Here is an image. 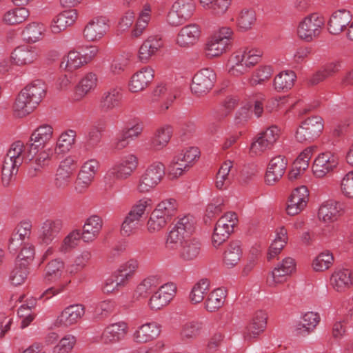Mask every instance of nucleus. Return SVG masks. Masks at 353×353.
I'll list each match as a JSON object with an SVG mask.
<instances>
[{
  "mask_svg": "<svg viewBox=\"0 0 353 353\" xmlns=\"http://www.w3.org/2000/svg\"><path fill=\"white\" fill-rule=\"evenodd\" d=\"M25 145L21 141L14 142L7 152L1 168V180L4 185H9L17 174L19 168L23 162H30Z\"/></svg>",
  "mask_w": 353,
  "mask_h": 353,
  "instance_id": "f257e3e1",
  "label": "nucleus"
},
{
  "mask_svg": "<svg viewBox=\"0 0 353 353\" xmlns=\"http://www.w3.org/2000/svg\"><path fill=\"white\" fill-rule=\"evenodd\" d=\"M233 31L230 28L223 27L208 40L205 52L208 58L221 55L230 49Z\"/></svg>",
  "mask_w": 353,
  "mask_h": 353,
  "instance_id": "f03ea898",
  "label": "nucleus"
},
{
  "mask_svg": "<svg viewBox=\"0 0 353 353\" xmlns=\"http://www.w3.org/2000/svg\"><path fill=\"white\" fill-rule=\"evenodd\" d=\"M53 128L50 125L43 124L37 128L32 133L29 141L25 146L28 153V159L33 160L39 150L43 149L51 140Z\"/></svg>",
  "mask_w": 353,
  "mask_h": 353,
  "instance_id": "7ed1b4c3",
  "label": "nucleus"
},
{
  "mask_svg": "<svg viewBox=\"0 0 353 353\" xmlns=\"http://www.w3.org/2000/svg\"><path fill=\"white\" fill-rule=\"evenodd\" d=\"M165 174V167L161 162H154L149 165L141 176L137 186L139 193H148L154 189Z\"/></svg>",
  "mask_w": 353,
  "mask_h": 353,
  "instance_id": "20e7f679",
  "label": "nucleus"
},
{
  "mask_svg": "<svg viewBox=\"0 0 353 353\" xmlns=\"http://www.w3.org/2000/svg\"><path fill=\"white\" fill-rule=\"evenodd\" d=\"M325 24L324 18L317 13L305 17L298 26L299 37L305 41H311L317 37Z\"/></svg>",
  "mask_w": 353,
  "mask_h": 353,
  "instance_id": "39448f33",
  "label": "nucleus"
},
{
  "mask_svg": "<svg viewBox=\"0 0 353 353\" xmlns=\"http://www.w3.org/2000/svg\"><path fill=\"white\" fill-rule=\"evenodd\" d=\"M323 130V119L315 116L304 120L296 132V139L300 143L311 142L316 139Z\"/></svg>",
  "mask_w": 353,
  "mask_h": 353,
  "instance_id": "423d86ee",
  "label": "nucleus"
},
{
  "mask_svg": "<svg viewBox=\"0 0 353 353\" xmlns=\"http://www.w3.org/2000/svg\"><path fill=\"white\" fill-rule=\"evenodd\" d=\"M194 10L193 0H176L168 14L167 21L172 26H180L192 16Z\"/></svg>",
  "mask_w": 353,
  "mask_h": 353,
  "instance_id": "0eeeda50",
  "label": "nucleus"
},
{
  "mask_svg": "<svg viewBox=\"0 0 353 353\" xmlns=\"http://www.w3.org/2000/svg\"><path fill=\"white\" fill-rule=\"evenodd\" d=\"M216 79V75L212 69L207 68L200 70L192 79V93L199 97L206 94L213 88Z\"/></svg>",
  "mask_w": 353,
  "mask_h": 353,
  "instance_id": "6e6552de",
  "label": "nucleus"
},
{
  "mask_svg": "<svg viewBox=\"0 0 353 353\" xmlns=\"http://www.w3.org/2000/svg\"><path fill=\"white\" fill-rule=\"evenodd\" d=\"M280 136V130L276 125H272L258 134L250 146V152L259 154L270 149Z\"/></svg>",
  "mask_w": 353,
  "mask_h": 353,
  "instance_id": "1a4fd4ad",
  "label": "nucleus"
},
{
  "mask_svg": "<svg viewBox=\"0 0 353 353\" xmlns=\"http://www.w3.org/2000/svg\"><path fill=\"white\" fill-rule=\"evenodd\" d=\"M76 168L75 161L71 157L61 161L54 176V187L61 190L67 189L72 182Z\"/></svg>",
  "mask_w": 353,
  "mask_h": 353,
  "instance_id": "9d476101",
  "label": "nucleus"
},
{
  "mask_svg": "<svg viewBox=\"0 0 353 353\" xmlns=\"http://www.w3.org/2000/svg\"><path fill=\"white\" fill-rule=\"evenodd\" d=\"M137 166V157L134 154H128L108 171L106 177L117 180H125L131 176Z\"/></svg>",
  "mask_w": 353,
  "mask_h": 353,
  "instance_id": "9b49d317",
  "label": "nucleus"
},
{
  "mask_svg": "<svg viewBox=\"0 0 353 353\" xmlns=\"http://www.w3.org/2000/svg\"><path fill=\"white\" fill-rule=\"evenodd\" d=\"M338 165V159L335 155L330 152H323L315 159L312 172L315 177L324 178L332 174Z\"/></svg>",
  "mask_w": 353,
  "mask_h": 353,
  "instance_id": "f8f14e48",
  "label": "nucleus"
},
{
  "mask_svg": "<svg viewBox=\"0 0 353 353\" xmlns=\"http://www.w3.org/2000/svg\"><path fill=\"white\" fill-rule=\"evenodd\" d=\"M109 20L103 16L91 19L85 26L83 37L88 41L100 40L106 34L109 28Z\"/></svg>",
  "mask_w": 353,
  "mask_h": 353,
  "instance_id": "ddd939ff",
  "label": "nucleus"
},
{
  "mask_svg": "<svg viewBox=\"0 0 353 353\" xmlns=\"http://www.w3.org/2000/svg\"><path fill=\"white\" fill-rule=\"evenodd\" d=\"M99 168V163L95 159H90L82 165L75 182V189L79 192H83L91 184Z\"/></svg>",
  "mask_w": 353,
  "mask_h": 353,
  "instance_id": "4468645a",
  "label": "nucleus"
},
{
  "mask_svg": "<svg viewBox=\"0 0 353 353\" xmlns=\"http://www.w3.org/2000/svg\"><path fill=\"white\" fill-rule=\"evenodd\" d=\"M85 312L82 304H73L66 307L58 316L55 325L58 327H68L77 324L83 318Z\"/></svg>",
  "mask_w": 353,
  "mask_h": 353,
  "instance_id": "2eb2a0df",
  "label": "nucleus"
},
{
  "mask_svg": "<svg viewBox=\"0 0 353 353\" xmlns=\"http://www.w3.org/2000/svg\"><path fill=\"white\" fill-rule=\"evenodd\" d=\"M176 287L173 283L161 286L149 299L148 305L152 310H159L166 306L173 299Z\"/></svg>",
  "mask_w": 353,
  "mask_h": 353,
  "instance_id": "dca6fc26",
  "label": "nucleus"
},
{
  "mask_svg": "<svg viewBox=\"0 0 353 353\" xmlns=\"http://www.w3.org/2000/svg\"><path fill=\"white\" fill-rule=\"evenodd\" d=\"M309 199V193L305 186L295 188L290 194L286 212L290 216L299 214L306 207Z\"/></svg>",
  "mask_w": 353,
  "mask_h": 353,
  "instance_id": "f3484780",
  "label": "nucleus"
},
{
  "mask_svg": "<svg viewBox=\"0 0 353 353\" xmlns=\"http://www.w3.org/2000/svg\"><path fill=\"white\" fill-rule=\"evenodd\" d=\"M121 87H113L105 91L99 99V108L101 112L107 113L118 108L122 101Z\"/></svg>",
  "mask_w": 353,
  "mask_h": 353,
  "instance_id": "a211bd4d",
  "label": "nucleus"
},
{
  "mask_svg": "<svg viewBox=\"0 0 353 353\" xmlns=\"http://www.w3.org/2000/svg\"><path fill=\"white\" fill-rule=\"evenodd\" d=\"M330 287L337 292H344L353 285L352 272L349 269L335 270L330 277Z\"/></svg>",
  "mask_w": 353,
  "mask_h": 353,
  "instance_id": "6ab92c4d",
  "label": "nucleus"
},
{
  "mask_svg": "<svg viewBox=\"0 0 353 353\" xmlns=\"http://www.w3.org/2000/svg\"><path fill=\"white\" fill-rule=\"evenodd\" d=\"M39 57V51L34 46L23 45L17 47L11 54L12 61L17 65L33 63Z\"/></svg>",
  "mask_w": 353,
  "mask_h": 353,
  "instance_id": "aec40b11",
  "label": "nucleus"
},
{
  "mask_svg": "<svg viewBox=\"0 0 353 353\" xmlns=\"http://www.w3.org/2000/svg\"><path fill=\"white\" fill-rule=\"evenodd\" d=\"M154 75V70L152 68H142L131 77L128 83L130 91L132 92L143 91L152 82Z\"/></svg>",
  "mask_w": 353,
  "mask_h": 353,
  "instance_id": "412c9836",
  "label": "nucleus"
},
{
  "mask_svg": "<svg viewBox=\"0 0 353 353\" xmlns=\"http://www.w3.org/2000/svg\"><path fill=\"white\" fill-rule=\"evenodd\" d=\"M163 42L159 35L150 36L139 48V59L142 62H148L163 48Z\"/></svg>",
  "mask_w": 353,
  "mask_h": 353,
  "instance_id": "4be33fe9",
  "label": "nucleus"
},
{
  "mask_svg": "<svg viewBox=\"0 0 353 353\" xmlns=\"http://www.w3.org/2000/svg\"><path fill=\"white\" fill-rule=\"evenodd\" d=\"M287 164L285 158L281 155L270 160L265 174V181L268 185H273L281 179L285 172Z\"/></svg>",
  "mask_w": 353,
  "mask_h": 353,
  "instance_id": "5701e85b",
  "label": "nucleus"
},
{
  "mask_svg": "<svg viewBox=\"0 0 353 353\" xmlns=\"http://www.w3.org/2000/svg\"><path fill=\"white\" fill-rule=\"evenodd\" d=\"M201 35L199 26L190 24L182 28L177 34L176 43L181 48H189L194 45Z\"/></svg>",
  "mask_w": 353,
  "mask_h": 353,
  "instance_id": "b1692460",
  "label": "nucleus"
},
{
  "mask_svg": "<svg viewBox=\"0 0 353 353\" xmlns=\"http://www.w3.org/2000/svg\"><path fill=\"white\" fill-rule=\"evenodd\" d=\"M128 329V325L125 322L112 323L104 330L101 335V340L105 344L117 343L124 339Z\"/></svg>",
  "mask_w": 353,
  "mask_h": 353,
  "instance_id": "393cba45",
  "label": "nucleus"
},
{
  "mask_svg": "<svg viewBox=\"0 0 353 353\" xmlns=\"http://www.w3.org/2000/svg\"><path fill=\"white\" fill-rule=\"evenodd\" d=\"M267 323V314L262 310L257 311L244 332V339L251 341L256 338L265 328Z\"/></svg>",
  "mask_w": 353,
  "mask_h": 353,
  "instance_id": "a878e982",
  "label": "nucleus"
},
{
  "mask_svg": "<svg viewBox=\"0 0 353 353\" xmlns=\"http://www.w3.org/2000/svg\"><path fill=\"white\" fill-rule=\"evenodd\" d=\"M63 227L61 219H48L42 224L39 240L41 243L48 245L58 236Z\"/></svg>",
  "mask_w": 353,
  "mask_h": 353,
  "instance_id": "bb28decb",
  "label": "nucleus"
},
{
  "mask_svg": "<svg viewBox=\"0 0 353 353\" xmlns=\"http://www.w3.org/2000/svg\"><path fill=\"white\" fill-rule=\"evenodd\" d=\"M37 105L21 90L14 100L12 109L15 117L23 118L32 112Z\"/></svg>",
  "mask_w": 353,
  "mask_h": 353,
  "instance_id": "cd10ccee",
  "label": "nucleus"
},
{
  "mask_svg": "<svg viewBox=\"0 0 353 353\" xmlns=\"http://www.w3.org/2000/svg\"><path fill=\"white\" fill-rule=\"evenodd\" d=\"M103 227V220L97 215L88 218L83 225L81 239L84 242H92L97 238Z\"/></svg>",
  "mask_w": 353,
  "mask_h": 353,
  "instance_id": "c85d7f7f",
  "label": "nucleus"
},
{
  "mask_svg": "<svg viewBox=\"0 0 353 353\" xmlns=\"http://www.w3.org/2000/svg\"><path fill=\"white\" fill-rule=\"evenodd\" d=\"M351 20L352 15L348 10H337L330 18L328 30L332 34H339L343 31Z\"/></svg>",
  "mask_w": 353,
  "mask_h": 353,
  "instance_id": "c756f323",
  "label": "nucleus"
},
{
  "mask_svg": "<svg viewBox=\"0 0 353 353\" xmlns=\"http://www.w3.org/2000/svg\"><path fill=\"white\" fill-rule=\"evenodd\" d=\"M161 326L152 321L141 325L134 334V338L138 343H147L157 339L160 333Z\"/></svg>",
  "mask_w": 353,
  "mask_h": 353,
  "instance_id": "7c9ffc66",
  "label": "nucleus"
},
{
  "mask_svg": "<svg viewBox=\"0 0 353 353\" xmlns=\"http://www.w3.org/2000/svg\"><path fill=\"white\" fill-rule=\"evenodd\" d=\"M179 257L184 261H191L197 259L201 251V243L194 238L185 241L179 246Z\"/></svg>",
  "mask_w": 353,
  "mask_h": 353,
  "instance_id": "2f4dec72",
  "label": "nucleus"
},
{
  "mask_svg": "<svg viewBox=\"0 0 353 353\" xmlns=\"http://www.w3.org/2000/svg\"><path fill=\"white\" fill-rule=\"evenodd\" d=\"M77 18L75 10H68L59 13L52 21L50 30L52 33L57 34L64 30L68 26L72 25Z\"/></svg>",
  "mask_w": 353,
  "mask_h": 353,
  "instance_id": "473e14b6",
  "label": "nucleus"
},
{
  "mask_svg": "<svg viewBox=\"0 0 353 353\" xmlns=\"http://www.w3.org/2000/svg\"><path fill=\"white\" fill-rule=\"evenodd\" d=\"M265 97L263 94H259L254 97L250 101L248 108H242L236 114L235 119L237 123H242L246 121L249 117V108H253V112L256 117H261L263 112V101Z\"/></svg>",
  "mask_w": 353,
  "mask_h": 353,
  "instance_id": "72a5a7b5",
  "label": "nucleus"
},
{
  "mask_svg": "<svg viewBox=\"0 0 353 353\" xmlns=\"http://www.w3.org/2000/svg\"><path fill=\"white\" fill-rule=\"evenodd\" d=\"M28 97L39 105L45 97L47 86L39 79L34 80L21 90Z\"/></svg>",
  "mask_w": 353,
  "mask_h": 353,
  "instance_id": "f704fd0d",
  "label": "nucleus"
},
{
  "mask_svg": "<svg viewBox=\"0 0 353 353\" xmlns=\"http://www.w3.org/2000/svg\"><path fill=\"white\" fill-rule=\"evenodd\" d=\"M262 54L261 50L247 47L235 52L230 59H236L239 61V63H243V65L248 63V61H252L251 68H252L260 61Z\"/></svg>",
  "mask_w": 353,
  "mask_h": 353,
  "instance_id": "c9c22d12",
  "label": "nucleus"
},
{
  "mask_svg": "<svg viewBox=\"0 0 353 353\" xmlns=\"http://www.w3.org/2000/svg\"><path fill=\"white\" fill-rule=\"evenodd\" d=\"M242 256V250L239 241H231L223 253V263L228 268H232L239 263Z\"/></svg>",
  "mask_w": 353,
  "mask_h": 353,
  "instance_id": "e433bc0d",
  "label": "nucleus"
},
{
  "mask_svg": "<svg viewBox=\"0 0 353 353\" xmlns=\"http://www.w3.org/2000/svg\"><path fill=\"white\" fill-rule=\"evenodd\" d=\"M339 204L333 201H327L319 209V219L325 223H331L337 220L340 215Z\"/></svg>",
  "mask_w": 353,
  "mask_h": 353,
  "instance_id": "4c0bfd02",
  "label": "nucleus"
},
{
  "mask_svg": "<svg viewBox=\"0 0 353 353\" xmlns=\"http://www.w3.org/2000/svg\"><path fill=\"white\" fill-rule=\"evenodd\" d=\"M232 0H200L201 6L210 14L221 17L228 11Z\"/></svg>",
  "mask_w": 353,
  "mask_h": 353,
  "instance_id": "58836bf2",
  "label": "nucleus"
},
{
  "mask_svg": "<svg viewBox=\"0 0 353 353\" xmlns=\"http://www.w3.org/2000/svg\"><path fill=\"white\" fill-rule=\"evenodd\" d=\"M64 270V263L59 259L51 260L48 263L45 270L43 281L46 283L57 281L61 276Z\"/></svg>",
  "mask_w": 353,
  "mask_h": 353,
  "instance_id": "ea45409f",
  "label": "nucleus"
},
{
  "mask_svg": "<svg viewBox=\"0 0 353 353\" xmlns=\"http://www.w3.org/2000/svg\"><path fill=\"white\" fill-rule=\"evenodd\" d=\"M296 79L295 72L292 70L281 72L274 79V87L278 92H286L290 90Z\"/></svg>",
  "mask_w": 353,
  "mask_h": 353,
  "instance_id": "a19ab883",
  "label": "nucleus"
},
{
  "mask_svg": "<svg viewBox=\"0 0 353 353\" xmlns=\"http://www.w3.org/2000/svg\"><path fill=\"white\" fill-rule=\"evenodd\" d=\"M172 134L171 125H165L159 128L151 141V147L156 150H160L167 145Z\"/></svg>",
  "mask_w": 353,
  "mask_h": 353,
  "instance_id": "79ce46f5",
  "label": "nucleus"
},
{
  "mask_svg": "<svg viewBox=\"0 0 353 353\" xmlns=\"http://www.w3.org/2000/svg\"><path fill=\"white\" fill-rule=\"evenodd\" d=\"M210 281L207 279H202L195 283L189 294L190 303L194 305L201 303L210 290Z\"/></svg>",
  "mask_w": 353,
  "mask_h": 353,
  "instance_id": "37998d69",
  "label": "nucleus"
},
{
  "mask_svg": "<svg viewBox=\"0 0 353 353\" xmlns=\"http://www.w3.org/2000/svg\"><path fill=\"white\" fill-rule=\"evenodd\" d=\"M225 297V292L222 288L214 290L207 296L205 308L210 312H215L222 307Z\"/></svg>",
  "mask_w": 353,
  "mask_h": 353,
  "instance_id": "c03bdc74",
  "label": "nucleus"
},
{
  "mask_svg": "<svg viewBox=\"0 0 353 353\" xmlns=\"http://www.w3.org/2000/svg\"><path fill=\"white\" fill-rule=\"evenodd\" d=\"M45 30L43 23L38 22L28 23L22 32L23 38L28 42H37L42 38Z\"/></svg>",
  "mask_w": 353,
  "mask_h": 353,
  "instance_id": "a18cd8bd",
  "label": "nucleus"
},
{
  "mask_svg": "<svg viewBox=\"0 0 353 353\" xmlns=\"http://www.w3.org/2000/svg\"><path fill=\"white\" fill-rule=\"evenodd\" d=\"M76 132L73 130H67L59 137L54 149L55 154L68 152L75 142Z\"/></svg>",
  "mask_w": 353,
  "mask_h": 353,
  "instance_id": "49530a36",
  "label": "nucleus"
},
{
  "mask_svg": "<svg viewBox=\"0 0 353 353\" xmlns=\"http://www.w3.org/2000/svg\"><path fill=\"white\" fill-rule=\"evenodd\" d=\"M29 16V11L24 7H20L6 12L3 17L4 23L15 26L25 21Z\"/></svg>",
  "mask_w": 353,
  "mask_h": 353,
  "instance_id": "de8ad7c7",
  "label": "nucleus"
},
{
  "mask_svg": "<svg viewBox=\"0 0 353 353\" xmlns=\"http://www.w3.org/2000/svg\"><path fill=\"white\" fill-rule=\"evenodd\" d=\"M175 98L170 92H168L165 85L160 84L157 85L152 92V101L163 100V104L161 106L160 111L163 112L168 109L170 105Z\"/></svg>",
  "mask_w": 353,
  "mask_h": 353,
  "instance_id": "09e8293b",
  "label": "nucleus"
},
{
  "mask_svg": "<svg viewBox=\"0 0 353 353\" xmlns=\"http://www.w3.org/2000/svg\"><path fill=\"white\" fill-rule=\"evenodd\" d=\"M320 321L318 313L313 312H306L303 317V321L297 325V331L300 334H308L312 331Z\"/></svg>",
  "mask_w": 353,
  "mask_h": 353,
  "instance_id": "8fccbe9b",
  "label": "nucleus"
},
{
  "mask_svg": "<svg viewBox=\"0 0 353 353\" xmlns=\"http://www.w3.org/2000/svg\"><path fill=\"white\" fill-rule=\"evenodd\" d=\"M178 210V203L174 199H166L161 201L154 209L160 212L165 219L171 221L172 216L176 215Z\"/></svg>",
  "mask_w": 353,
  "mask_h": 353,
  "instance_id": "3c124183",
  "label": "nucleus"
},
{
  "mask_svg": "<svg viewBox=\"0 0 353 353\" xmlns=\"http://www.w3.org/2000/svg\"><path fill=\"white\" fill-rule=\"evenodd\" d=\"M159 285V279L157 277L149 276L137 285L135 293L138 297L146 298L152 292H155Z\"/></svg>",
  "mask_w": 353,
  "mask_h": 353,
  "instance_id": "603ef678",
  "label": "nucleus"
},
{
  "mask_svg": "<svg viewBox=\"0 0 353 353\" xmlns=\"http://www.w3.org/2000/svg\"><path fill=\"white\" fill-rule=\"evenodd\" d=\"M256 20V13L253 9H243L237 18L238 27L243 31L252 28Z\"/></svg>",
  "mask_w": 353,
  "mask_h": 353,
  "instance_id": "864d4df0",
  "label": "nucleus"
},
{
  "mask_svg": "<svg viewBox=\"0 0 353 353\" xmlns=\"http://www.w3.org/2000/svg\"><path fill=\"white\" fill-rule=\"evenodd\" d=\"M334 263L332 253L326 250L321 252L312 262L313 269L316 272H323L328 270Z\"/></svg>",
  "mask_w": 353,
  "mask_h": 353,
  "instance_id": "5fc2aeb1",
  "label": "nucleus"
},
{
  "mask_svg": "<svg viewBox=\"0 0 353 353\" xmlns=\"http://www.w3.org/2000/svg\"><path fill=\"white\" fill-rule=\"evenodd\" d=\"M190 239L183 232L174 226L167 236L165 246L170 250L177 249L180 245Z\"/></svg>",
  "mask_w": 353,
  "mask_h": 353,
  "instance_id": "6e6d98bb",
  "label": "nucleus"
},
{
  "mask_svg": "<svg viewBox=\"0 0 353 353\" xmlns=\"http://www.w3.org/2000/svg\"><path fill=\"white\" fill-rule=\"evenodd\" d=\"M150 202L151 200L148 198L140 199L136 204L132 206V209L125 217L130 219V221L136 223V224L139 225L140 219L144 214L147 206L150 205Z\"/></svg>",
  "mask_w": 353,
  "mask_h": 353,
  "instance_id": "4d7b16f0",
  "label": "nucleus"
},
{
  "mask_svg": "<svg viewBox=\"0 0 353 353\" xmlns=\"http://www.w3.org/2000/svg\"><path fill=\"white\" fill-rule=\"evenodd\" d=\"M160 212L154 210L151 213L150 216L147 223V228L149 232L154 233L161 231L170 222Z\"/></svg>",
  "mask_w": 353,
  "mask_h": 353,
  "instance_id": "13d9d810",
  "label": "nucleus"
},
{
  "mask_svg": "<svg viewBox=\"0 0 353 353\" xmlns=\"http://www.w3.org/2000/svg\"><path fill=\"white\" fill-rule=\"evenodd\" d=\"M150 6L149 5H145L143 9L139 14L135 28L132 32V34L134 37H139L143 34V30L145 29L150 20Z\"/></svg>",
  "mask_w": 353,
  "mask_h": 353,
  "instance_id": "bf43d9fd",
  "label": "nucleus"
},
{
  "mask_svg": "<svg viewBox=\"0 0 353 353\" xmlns=\"http://www.w3.org/2000/svg\"><path fill=\"white\" fill-rule=\"evenodd\" d=\"M29 274V268L25 263H17L10 273V279L12 285H19L26 280Z\"/></svg>",
  "mask_w": 353,
  "mask_h": 353,
  "instance_id": "052dcab7",
  "label": "nucleus"
},
{
  "mask_svg": "<svg viewBox=\"0 0 353 353\" xmlns=\"http://www.w3.org/2000/svg\"><path fill=\"white\" fill-rule=\"evenodd\" d=\"M81 239L80 230H74L70 232L63 240L59 248V252L67 253L74 248Z\"/></svg>",
  "mask_w": 353,
  "mask_h": 353,
  "instance_id": "680f3d73",
  "label": "nucleus"
},
{
  "mask_svg": "<svg viewBox=\"0 0 353 353\" xmlns=\"http://www.w3.org/2000/svg\"><path fill=\"white\" fill-rule=\"evenodd\" d=\"M97 76L94 72H88L80 81L77 87V91L81 95H85L94 90L97 85Z\"/></svg>",
  "mask_w": 353,
  "mask_h": 353,
  "instance_id": "e2e57ef3",
  "label": "nucleus"
},
{
  "mask_svg": "<svg viewBox=\"0 0 353 353\" xmlns=\"http://www.w3.org/2000/svg\"><path fill=\"white\" fill-rule=\"evenodd\" d=\"M199 151L198 148L190 147L181 150L179 154L174 156L177 161H181L184 163L185 166L190 168L194 160L199 157Z\"/></svg>",
  "mask_w": 353,
  "mask_h": 353,
  "instance_id": "0e129e2a",
  "label": "nucleus"
},
{
  "mask_svg": "<svg viewBox=\"0 0 353 353\" xmlns=\"http://www.w3.org/2000/svg\"><path fill=\"white\" fill-rule=\"evenodd\" d=\"M86 63L81 53L77 51H70L66 57L65 68L72 71Z\"/></svg>",
  "mask_w": 353,
  "mask_h": 353,
  "instance_id": "69168bd1",
  "label": "nucleus"
},
{
  "mask_svg": "<svg viewBox=\"0 0 353 353\" xmlns=\"http://www.w3.org/2000/svg\"><path fill=\"white\" fill-rule=\"evenodd\" d=\"M290 274L285 270H281V268L275 267L268 276L267 282L269 286L275 287L285 282Z\"/></svg>",
  "mask_w": 353,
  "mask_h": 353,
  "instance_id": "338daca9",
  "label": "nucleus"
},
{
  "mask_svg": "<svg viewBox=\"0 0 353 353\" xmlns=\"http://www.w3.org/2000/svg\"><path fill=\"white\" fill-rule=\"evenodd\" d=\"M176 229L183 232L189 238L194 230V220L192 216L187 215L179 218L174 225Z\"/></svg>",
  "mask_w": 353,
  "mask_h": 353,
  "instance_id": "774afa93",
  "label": "nucleus"
}]
</instances>
